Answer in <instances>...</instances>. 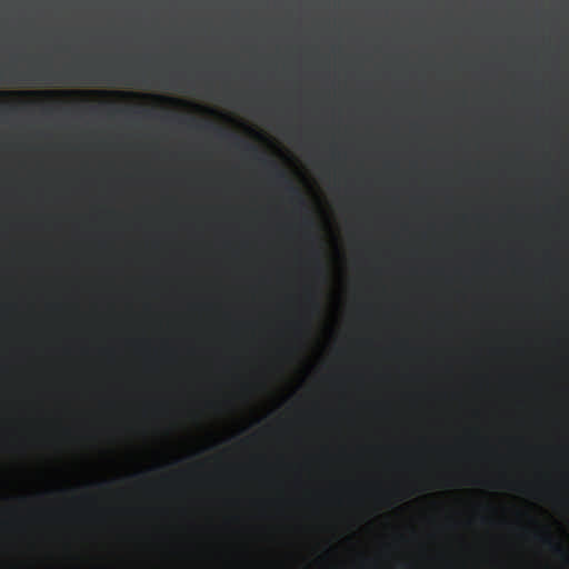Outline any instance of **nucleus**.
Returning <instances> with one entry per match:
<instances>
[{
	"label": "nucleus",
	"mask_w": 569,
	"mask_h": 569,
	"mask_svg": "<svg viewBox=\"0 0 569 569\" xmlns=\"http://www.w3.org/2000/svg\"><path fill=\"white\" fill-rule=\"evenodd\" d=\"M41 96L47 98H52L58 94H71L69 91H18V92H9V91H0V97H8V96Z\"/></svg>",
	"instance_id": "1"
},
{
	"label": "nucleus",
	"mask_w": 569,
	"mask_h": 569,
	"mask_svg": "<svg viewBox=\"0 0 569 569\" xmlns=\"http://www.w3.org/2000/svg\"><path fill=\"white\" fill-rule=\"evenodd\" d=\"M537 537L539 538L541 543L548 549H550L556 556L566 557V551L563 547L559 542L553 540L549 535H539Z\"/></svg>",
	"instance_id": "2"
},
{
	"label": "nucleus",
	"mask_w": 569,
	"mask_h": 569,
	"mask_svg": "<svg viewBox=\"0 0 569 569\" xmlns=\"http://www.w3.org/2000/svg\"><path fill=\"white\" fill-rule=\"evenodd\" d=\"M276 173H277V178L278 179H280L281 181L286 182L287 189H288L290 196L292 198L297 199L300 203H303L299 190L291 182L288 181L284 172L279 170V169H277Z\"/></svg>",
	"instance_id": "3"
},
{
	"label": "nucleus",
	"mask_w": 569,
	"mask_h": 569,
	"mask_svg": "<svg viewBox=\"0 0 569 569\" xmlns=\"http://www.w3.org/2000/svg\"><path fill=\"white\" fill-rule=\"evenodd\" d=\"M246 147V149L250 150V151H256V148L251 144H243Z\"/></svg>",
	"instance_id": "4"
},
{
	"label": "nucleus",
	"mask_w": 569,
	"mask_h": 569,
	"mask_svg": "<svg viewBox=\"0 0 569 569\" xmlns=\"http://www.w3.org/2000/svg\"><path fill=\"white\" fill-rule=\"evenodd\" d=\"M117 94H120V96H126V94H129L128 92H116Z\"/></svg>",
	"instance_id": "5"
},
{
	"label": "nucleus",
	"mask_w": 569,
	"mask_h": 569,
	"mask_svg": "<svg viewBox=\"0 0 569 569\" xmlns=\"http://www.w3.org/2000/svg\"><path fill=\"white\" fill-rule=\"evenodd\" d=\"M0 78H2V71L0 70Z\"/></svg>",
	"instance_id": "6"
}]
</instances>
